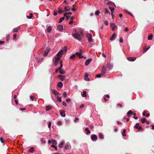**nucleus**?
<instances>
[{
    "label": "nucleus",
    "instance_id": "nucleus-1",
    "mask_svg": "<svg viewBox=\"0 0 154 154\" xmlns=\"http://www.w3.org/2000/svg\"><path fill=\"white\" fill-rule=\"evenodd\" d=\"M73 37L79 41H80L81 39V35L80 34L78 33H73L72 34Z\"/></svg>",
    "mask_w": 154,
    "mask_h": 154
},
{
    "label": "nucleus",
    "instance_id": "nucleus-2",
    "mask_svg": "<svg viewBox=\"0 0 154 154\" xmlns=\"http://www.w3.org/2000/svg\"><path fill=\"white\" fill-rule=\"evenodd\" d=\"M86 36L88 38V41L89 42H92V35L90 33H87L86 34Z\"/></svg>",
    "mask_w": 154,
    "mask_h": 154
},
{
    "label": "nucleus",
    "instance_id": "nucleus-3",
    "mask_svg": "<svg viewBox=\"0 0 154 154\" xmlns=\"http://www.w3.org/2000/svg\"><path fill=\"white\" fill-rule=\"evenodd\" d=\"M91 139L93 141H96L97 139V137L95 134H93L91 136Z\"/></svg>",
    "mask_w": 154,
    "mask_h": 154
},
{
    "label": "nucleus",
    "instance_id": "nucleus-4",
    "mask_svg": "<svg viewBox=\"0 0 154 154\" xmlns=\"http://www.w3.org/2000/svg\"><path fill=\"white\" fill-rule=\"evenodd\" d=\"M57 78L60 79L61 81H63L65 79L66 76L61 75H59L57 76Z\"/></svg>",
    "mask_w": 154,
    "mask_h": 154
},
{
    "label": "nucleus",
    "instance_id": "nucleus-5",
    "mask_svg": "<svg viewBox=\"0 0 154 154\" xmlns=\"http://www.w3.org/2000/svg\"><path fill=\"white\" fill-rule=\"evenodd\" d=\"M67 51V48L66 46H65L64 47V48H63V49L61 50L60 51L61 52V54H63L66 53V51Z\"/></svg>",
    "mask_w": 154,
    "mask_h": 154
},
{
    "label": "nucleus",
    "instance_id": "nucleus-6",
    "mask_svg": "<svg viewBox=\"0 0 154 154\" xmlns=\"http://www.w3.org/2000/svg\"><path fill=\"white\" fill-rule=\"evenodd\" d=\"M50 49H49V48H48L47 49H46V50H45L44 51L43 53V56L44 57L46 56H47V55H48V53L50 51Z\"/></svg>",
    "mask_w": 154,
    "mask_h": 154
},
{
    "label": "nucleus",
    "instance_id": "nucleus-7",
    "mask_svg": "<svg viewBox=\"0 0 154 154\" xmlns=\"http://www.w3.org/2000/svg\"><path fill=\"white\" fill-rule=\"evenodd\" d=\"M52 92L54 95L55 96H60V93L56 90L55 89H53L52 90Z\"/></svg>",
    "mask_w": 154,
    "mask_h": 154
},
{
    "label": "nucleus",
    "instance_id": "nucleus-8",
    "mask_svg": "<svg viewBox=\"0 0 154 154\" xmlns=\"http://www.w3.org/2000/svg\"><path fill=\"white\" fill-rule=\"evenodd\" d=\"M106 73V68L104 67H103L102 69L101 75L102 76H105V73Z\"/></svg>",
    "mask_w": 154,
    "mask_h": 154
},
{
    "label": "nucleus",
    "instance_id": "nucleus-9",
    "mask_svg": "<svg viewBox=\"0 0 154 154\" xmlns=\"http://www.w3.org/2000/svg\"><path fill=\"white\" fill-rule=\"evenodd\" d=\"M92 59L91 58H89L86 60L85 62V65L87 66L91 61Z\"/></svg>",
    "mask_w": 154,
    "mask_h": 154
},
{
    "label": "nucleus",
    "instance_id": "nucleus-10",
    "mask_svg": "<svg viewBox=\"0 0 154 154\" xmlns=\"http://www.w3.org/2000/svg\"><path fill=\"white\" fill-rule=\"evenodd\" d=\"M136 58L135 57H128L127 58V60L129 61H134L136 60Z\"/></svg>",
    "mask_w": 154,
    "mask_h": 154
},
{
    "label": "nucleus",
    "instance_id": "nucleus-11",
    "mask_svg": "<svg viewBox=\"0 0 154 154\" xmlns=\"http://www.w3.org/2000/svg\"><path fill=\"white\" fill-rule=\"evenodd\" d=\"M110 26V28L112 30H114L116 27V26L115 25V24L113 23L111 24Z\"/></svg>",
    "mask_w": 154,
    "mask_h": 154
},
{
    "label": "nucleus",
    "instance_id": "nucleus-12",
    "mask_svg": "<svg viewBox=\"0 0 154 154\" xmlns=\"http://www.w3.org/2000/svg\"><path fill=\"white\" fill-rule=\"evenodd\" d=\"M20 29V27L19 26L16 27L14 28L13 30V31L14 32H17Z\"/></svg>",
    "mask_w": 154,
    "mask_h": 154
},
{
    "label": "nucleus",
    "instance_id": "nucleus-13",
    "mask_svg": "<svg viewBox=\"0 0 154 154\" xmlns=\"http://www.w3.org/2000/svg\"><path fill=\"white\" fill-rule=\"evenodd\" d=\"M107 5H112L114 6V7H116V5L115 4L111 1L107 3Z\"/></svg>",
    "mask_w": 154,
    "mask_h": 154
},
{
    "label": "nucleus",
    "instance_id": "nucleus-14",
    "mask_svg": "<svg viewBox=\"0 0 154 154\" xmlns=\"http://www.w3.org/2000/svg\"><path fill=\"white\" fill-rule=\"evenodd\" d=\"M57 29L59 30L62 31L63 29V26L62 25H60L57 26Z\"/></svg>",
    "mask_w": 154,
    "mask_h": 154
},
{
    "label": "nucleus",
    "instance_id": "nucleus-15",
    "mask_svg": "<svg viewBox=\"0 0 154 154\" xmlns=\"http://www.w3.org/2000/svg\"><path fill=\"white\" fill-rule=\"evenodd\" d=\"M60 113L61 116L63 117H65V114L64 112H63L62 111H60Z\"/></svg>",
    "mask_w": 154,
    "mask_h": 154
},
{
    "label": "nucleus",
    "instance_id": "nucleus-16",
    "mask_svg": "<svg viewBox=\"0 0 154 154\" xmlns=\"http://www.w3.org/2000/svg\"><path fill=\"white\" fill-rule=\"evenodd\" d=\"M133 112L131 110H130L127 113V116L130 117L131 116V115H132Z\"/></svg>",
    "mask_w": 154,
    "mask_h": 154
},
{
    "label": "nucleus",
    "instance_id": "nucleus-17",
    "mask_svg": "<svg viewBox=\"0 0 154 154\" xmlns=\"http://www.w3.org/2000/svg\"><path fill=\"white\" fill-rule=\"evenodd\" d=\"M116 35V34L115 33H113L112 35L110 37V40L111 41H112L115 38Z\"/></svg>",
    "mask_w": 154,
    "mask_h": 154
},
{
    "label": "nucleus",
    "instance_id": "nucleus-18",
    "mask_svg": "<svg viewBox=\"0 0 154 154\" xmlns=\"http://www.w3.org/2000/svg\"><path fill=\"white\" fill-rule=\"evenodd\" d=\"M85 79L86 81H89V79L88 77V74L86 73L85 75Z\"/></svg>",
    "mask_w": 154,
    "mask_h": 154
},
{
    "label": "nucleus",
    "instance_id": "nucleus-19",
    "mask_svg": "<svg viewBox=\"0 0 154 154\" xmlns=\"http://www.w3.org/2000/svg\"><path fill=\"white\" fill-rule=\"evenodd\" d=\"M63 86V84L62 83L60 82H59L57 84V86L60 88H61Z\"/></svg>",
    "mask_w": 154,
    "mask_h": 154
},
{
    "label": "nucleus",
    "instance_id": "nucleus-20",
    "mask_svg": "<svg viewBox=\"0 0 154 154\" xmlns=\"http://www.w3.org/2000/svg\"><path fill=\"white\" fill-rule=\"evenodd\" d=\"M59 73L62 74H64L65 73V72L62 69H58Z\"/></svg>",
    "mask_w": 154,
    "mask_h": 154
},
{
    "label": "nucleus",
    "instance_id": "nucleus-21",
    "mask_svg": "<svg viewBox=\"0 0 154 154\" xmlns=\"http://www.w3.org/2000/svg\"><path fill=\"white\" fill-rule=\"evenodd\" d=\"M64 143V142L63 141H62L60 143L59 145V147L60 148H63V145Z\"/></svg>",
    "mask_w": 154,
    "mask_h": 154
},
{
    "label": "nucleus",
    "instance_id": "nucleus-22",
    "mask_svg": "<svg viewBox=\"0 0 154 154\" xmlns=\"http://www.w3.org/2000/svg\"><path fill=\"white\" fill-rule=\"evenodd\" d=\"M83 97H86L87 96L86 94V92L85 91H84L83 92V94L82 95Z\"/></svg>",
    "mask_w": 154,
    "mask_h": 154
},
{
    "label": "nucleus",
    "instance_id": "nucleus-23",
    "mask_svg": "<svg viewBox=\"0 0 154 154\" xmlns=\"http://www.w3.org/2000/svg\"><path fill=\"white\" fill-rule=\"evenodd\" d=\"M33 16V14L32 13H31L29 14V16H27L26 17L28 19H31L32 18Z\"/></svg>",
    "mask_w": 154,
    "mask_h": 154
},
{
    "label": "nucleus",
    "instance_id": "nucleus-24",
    "mask_svg": "<svg viewBox=\"0 0 154 154\" xmlns=\"http://www.w3.org/2000/svg\"><path fill=\"white\" fill-rule=\"evenodd\" d=\"M126 130L125 129H124L123 130V131L122 132V135L123 136H126V134L125 133L126 132Z\"/></svg>",
    "mask_w": 154,
    "mask_h": 154
},
{
    "label": "nucleus",
    "instance_id": "nucleus-25",
    "mask_svg": "<svg viewBox=\"0 0 154 154\" xmlns=\"http://www.w3.org/2000/svg\"><path fill=\"white\" fill-rule=\"evenodd\" d=\"M85 131H87L86 134H88L90 133V131L89 130L88 128V127L86 128L85 129Z\"/></svg>",
    "mask_w": 154,
    "mask_h": 154
},
{
    "label": "nucleus",
    "instance_id": "nucleus-26",
    "mask_svg": "<svg viewBox=\"0 0 154 154\" xmlns=\"http://www.w3.org/2000/svg\"><path fill=\"white\" fill-rule=\"evenodd\" d=\"M141 121L142 123H144L146 122V120L145 118H143L141 119Z\"/></svg>",
    "mask_w": 154,
    "mask_h": 154
},
{
    "label": "nucleus",
    "instance_id": "nucleus-27",
    "mask_svg": "<svg viewBox=\"0 0 154 154\" xmlns=\"http://www.w3.org/2000/svg\"><path fill=\"white\" fill-rule=\"evenodd\" d=\"M99 134V137L100 139H103L104 138L103 136L102 133H100Z\"/></svg>",
    "mask_w": 154,
    "mask_h": 154
},
{
    "label": "nucleus",
    "instance_id": "nucleus-28",
    "mask_svg": "<svg viewBox=\"0 0 154 154\" xmlns=\"http://www.w3.org/2000/svg\"><path fill=\"white\" fill-rule=\"evenodd\" d=\"M104 14H106L107 13H109L110 14L109 11L107 8H105L104 11Z\"/></svg>",
    "mask_w": 154,
    "mask_h": 154
},
{
    "label": "nucleus",
    "instance_id": "nucleus-29",
    "mask_svg": "<svg viewBox=\"0 0 154 154\" xmlns=\"http://www.w3.org/2000/svg\"><path fill=\"white\" fill-rule=\"evenodd\" d=\"M69 147H70V146L69 145V144L67 143L65 145V149L66 150H67L69 149Z\"/></svg>",
    "mask_w": 154,
    "mask_h": 154
},
{
    "label": "nucleus",
    "instance_id": "nucleus-30",
    "mask_svg": "<svg viewBox=\"0 0 154 154\" xmlns=\"http://www.w3.org/2000/svg\"><path fill=\"white\" fill-rule=\"evenodd\" d=\"M51 143L54 145L53 146H54L57 144V141L54 140H52L51 141Z\"/></svg>",
    "mask_w": 154,
    "mask_h": 154
},
{
    "label": "nucleus",
    "instance_id": "nucleus-31",
    "mask_svg": "<svg viewBox=\"0 0 154 154\" xmlns=\"http://www.w3.org/2000/svg\"><path fill=\"white\" fill-rule=\"evenodd\" d=\"M63 12V11L62 10L60 7L58 8V13L59 14H61Z\"/></svg>",
    "mask_w": 154,
    "mask_h": 154
},
{
    "label": "nucleus",
    "instance_id": "nucleus-32",
    "mask_svg": "<svg viewBox=\"0 0 154 154\" xmlns=\"http://www.w3.org/2000/svg\"><path fill=\"white\" fill-rule=\"evenodd\" d=\"M51 109V107L48 106H46L45 110L46 111H48Z\"/></svg>",
    "mask_w": 154,
    "mask_h": 154
},
{
    "label": "nucleus",
    "instance_id": "nucleus-33",
    "mask_svg": "<svg viewBox=\"0 0 154 154\" xmlns=\"http://www.w3.org/2000/svg\"><path fill=\"white\" fill-rule=\"evenodd\" d=\"M65 19V18L64 17H63L60 18V20L59 21V23H61L63 20H64Z\"/></svg>",
    "mask_w": 154,
    "mask_h": 154
},
{
    "label": "nucleus",
    "instance_id": "nucleus-34",
    "mask_svg": "<svg viewBox=\"0 0 154 154\" xmlns=\"http://www.w3.org/2000/svg\"><path fill=\"white\" fill-rule=\"evenodd\" d=\"M152 35H150L148 36V39L149 40H151L152 39Z\"/></svg>",
    "mask_w": 154,
    "mask_h": 154
},
{
    "label": "nucleus",
    "instance_id": "nucleus-35",
    "mask_svg": "<svg viewBox=\"0 0 154 154\" xmlns=\"http://www.w3.org/2000/svg\"><path fill=\"white\" fill-rule=\"evenodd\" d=\"M124 11L125 12H126V13H128V14H129V15H131L132 17L133 16V15L131 14L130 12H129L128 11V10H124Z\"/></svg>",
    "mask_w": 154,
    "mask_h": 154
},
{
    "label": "nucleus",
    "instance_id": "nucleus-36",
    "mask_svg": "<svg viewBox=\"0 0 154 154\" xmlns=\"http://www.w3.org/2000/svg\"><path fill=\"white\" fill-rule=\"evenodd\" d=\"M51 26H48L47 29V32L49 33L51 31Z\"/></svg>",
    "mask_w": 154,
    "mask_h": 154
},
{
    "label": "nucleus",
    "instance_id": "nucleus-37",
    "mask_svg": "<svg viewBox=\"0 0 154 154\" xmlns=\"http://www.w3.org/2000/svg\"><path fill=\"white\" fill-rule=\"evenodd\" d=\"M72 14V13L71 12H69L67 13H65L64 14V16H66V15H71Z\"/></svg>",
    "mask_w": 154,
    "mask_h": 154
},
{
    "label": "nucleus",
    "instance_id": "nucleus-38",
    "mask_svg": "<svg viewBox=\"0 0 154 154\" xmlns=\"http://www.w3.org/2000/svg\"><path fill=\"white\" fill-rule=\"evenodd\" d=\"M100 13V11L98 10H97L95 12V14L96 16H98L99 15Z\"/></svg>",
    "mask_w": 154,
    "mask_h": 154
},
{
    "label": "nucleus",
    "instance_id": "nucleus-39",
    "mask_svg": "<svg viewBox=\"0 0 154 154\" xmlns=\"http://www.w3.org/2000/svg\"><path fill=\"white\" fill-rule=\"evenodd\" d=\"M34 151V149L33 147H31L29 150V151L31 152H32Z\"/></svg>",
    "mask_w": 154,
    "mask_h": 154
},
{
    "label": "nucleus",
    "instance_id": "nucleus-40",
    "mask_svg": "<svg viewBox=\"0 0 154 154\" xmlns=\"http://www.w3.org/2000/svg\"><path fill=\"white\" fill-rule=\"evenodd\" d=\"M57 125H62V122L60 121H58L57 122Z\"/></svg>",
    "mask_w": 154,
    "mask_h": 154
},
{
    "label": "nucleus",
    "instance_id": "nucleus-41",
    "mask_svg": "<svg viewBox=\"0 0 154 154\" xmlns=\"http://www.w3.org/2000/svg\"><path fill=\"white\" fill-rule=\"evenodd\" d=\"M60 57H61L57 56V57H56L55 58V60L58 61V60L60 59Z\"/></svg>",
    "mask_w": 154,
    "mask_h": 154
},
{
    "label": "nucleus",
    "instance_id": "nucleus-42",
    "mask_svg": "<svg viewBox=\"0 0 154 154\" xmlns=\"http://www.w3.org/2000/svg\"><path fill=\"white\" fill-rule=\"evenodd\" d=\"M109 8L110 9L111 12H113V11H114L115 9L114 8H111V7H109Z\"/></svg>",
    "mask_w": 154,
    "mask_h": 154
},
{
    "label": "nucleus",
    "instance_id": "nucleus-43",
    "mask_svg": "<svg viewBox=\"0 0 154 154\" xmlns=\"http://www.w3.org/2000/svg\"><path fill=\"white\" fill-rule=\"evenodd\" d=\"M57 99L60 102H61L62 101L61 99V97H57Z\"/></svg>",
    "mask_w": 154,
    "mask_h": 154
},
{
    "label": "nucleus",
    "instance_id": "nucleus-44",
    "mask_svg": "<svg viewBox=\"0 0 154 154\" xmlns=\"http://www.w3.org/2000/svg\"><path fill=\"white\" fill-rule=\"evenodd\" d=\"M0 140L1 141V142L3 143H5V141H4V140L3 139L2 137H0Z\"/></svg>",
    "mask_w": 154,
    "mask_h": 154
},
{
    "label": "nucleus",
    "instance_id": "nucleus-45",
    "mask_svg": "<svg viewBox=\"0 0 154 154\" xmlns=\"http://www.w3.org/2000/svg\"><path fill=\"white\" fill-rule=\"evenodd\" d=\"M67 94L66 92H64L63 93V96L65 98L66 97Z\"/></svg>",
    "mask_w": 154,
    "mask_h": 154
},
{
    "label": "nucleus",
    "instance_id": "nucleus-46",
    "mask_svg": "<svg viewBox=\"0 0 154 154\" xmlns=\"http://www.w3.org/2000/svg\"><path fill=\"white\" fill-rule=\"evenodd\" d=\"M139 126V123H137L136 124L134 125V127L136 128H138V126Z\"/></svg>",
    "mask_w": 154,
    "mask_h": 154
},
{
    "label": "nucleus",
    "instance_id": "nucleus-47",
    "mask_svg": "<svg viewBox=\"0 0 154 154\" xmlns=\"http://www.w3.org/2000/svg\"><path fill=\"white\" fill-rule=\"evenodd\" d=\"M10 35L9 34H8V35L7 36L6 40L7 41H8L10 39Z\"/></svg>",
    "mask_w": 154,
    "mask_h": 154
},
{
    "label": "nucleus",
    "instance_id": "nucleus-48",
    "mask_svg": "<svg viewBox=\"0 0 154 154\" xmlns=\"http://www.w3.org/2000/svg\"><path fill=\"white\" fill-rule=\"evenodd\" d=\"M81 53H79V52H76L75 53V55L78 56L79 57L81 55Z\"/></svg>",
    "mask_w": 154,
    "mask_h": 154
},
{
    "label": "nucleus",
    "instance_id": "nucleus-49",
    "mask_svg": "<svg viewBox=\"0 0 154 154\" xmlns=\"http://www.w3.org/2000/svg\"><path fill=\"white\" fill-rule=\"evenodd\" d=\"M62 54H61V52L60 51H59L57 54V56L61 57V55Z\"/></svg>",
    "mask_w": 154,
    "mask_h": 154
},
{
    "label": "nucleus",
    "instance_id": "nucleus-50",
    "mask_svg": "<svg viewBox=\"0 0 154 154\" xmlns=\"http://www.w3.org/2000/svg\"><path fill=\"white\" fill-rule=\"evenodd\" d=\"M62 54H61V52L60 51H59L57 54V56L61 57V55Z\"/></svg>",
    "mask_w": 154,
    "mask_h": 154
},
{
    "label": "nucleus",
    "instance_id": "nucleus-51",
    "mask_svg": "<svg viewBox=\"0 0 154 154\" xmlns=\"http://www.w3.org/2000/svg\"><path fill=\"white\" fill-rule=\"evenodd\" d=\"M30 98L32 101L35 98L34 96H32V95H31L30 97Z\"/></svg>",
    "mask_w": 154,
    "mask_h": 154
},
{
    "label": "nucleus",
    "instance_id": "nucleus-52",
    "mask_svg": "<svg viewBox=\"0 0 154 154\" xmlns=\"http://www.w3.org/2000/svg\"><path fill=\"white\" fill-rule=\"evenodd\" d=\"M149 48H150V47H149V48H145L143 51V52H146L149 49Z\"/></svg>",
    "mask_w": 154,
    "mask_h": 154
},
{
    "label": "nucleus",
    "instance_id": "nucleus-53",
    "mask_svg": "<svg viewBox=\"0 0 154 154\" xmlns=\"http://www.w3.org/2000/svg\"><path fill=\"white\" fill-rule=\"evenodd\" d=\"M75 54H73L70 57V58L71 59H73L75 57Z\"/></svg>",
    "mask_w": 154,
    "mask_h": 154
},
{
    "label": "nucleus",
    "instance_id": "nucleus-54",
    "mask_svg": "<svg viewBox=\"0 0 154 154\" xmlns=\"http://www.w3.org/2000/svg\"><path fill=\"white\" fill-rule=\"evenodd\" d=\"M79 119L78 118H75L74 120V122H78V121H79Z\"/></svg>",
    "mask_w": 154,
    "mask_h": 154
},
{
    "label": "nucleus",
    "instance_id": "nucleus-55",
    "mask_svg": "<svg viewBox=\"0 0 154 154\" xmlns=\"http://www.w3.org/2000/svg\"><path fill=\"white\" fill-rule=\"evenodd\" d=\"M104 23L106 26H107L108 25V21L107 20H105L104 21Z\"/></svg>",
    "mask_w": 154,
    "mask_h": 154
},
{
    "label": "nucleus",
    "instance_id": "nucleus-56",
    "mask_svg": "<svg viewBox=\"0 0 154 154\" xmlns=\"http://www.w3.org/2000/svg\"><path fill=\"white\" fill-rule=\"evenodd\" d=\"M58 61H56L55 60V63H54V65L55 66H57V65L58 64Z\"/></svg>",
    "mask_w": 154,
    "mask_h": 154
},
{
    "label": "nucleus",
    "instance_id": "nucleus-57",
    "mask_svg": "<svg viewBox=\"0 0 154 154\" xmlns=\"http://www.w3.org/2000/svg\"><path fill=\"white\" fill-rule=\"evenodd\" d=\"M51 122H48V127L50 128H51Z\"/></svg>",
    "mask_w": 154,
    "mask_h": 154
},
{
    "label": "nucleus",
    "instance_id": "nucleus-58",
    "mask_svg": "<svg viewBox=\"0 0 154 154\" xmlns=\"http://www.w3.org/2000/svg\"><path fill=\"white\" fill-rule=\"evenodd\" d=\"M101 75V74H97L96 75V77L97 78H99L100 77Z\"/></svg>",
    "mask_w": 154,
    "mask_h": 154
},
{
    "label": "nucleus",
    "instance_id": "nucleus-59",
    "mask_svg": "<svg viewBox=\"0 0 154 154\" xmlns=\"http://www.w3.org/2000/svg\"><path fill=\"white\" fill-rule=\"evenodd\" d=\"M64 10H65V11H69L70 9H68L66 6H65V8H64Z\"/></svg>",
    "mask_w": 154,
    "mask_h": 154
},
{
    "label": "nucleus",
    "instance_id": "nucleus-60",
    "mask_svg": "<svg viewBox=\"0 0 154 154\" xmlns=\"http://www.w3.org/2000/svg\"><path fill=\"white\" fill-rule=\"evenodd\" d=\"M17 34H14V35H13V38H14V40H15L16 38V37H17Z\"/></svg>",
    "mask_w": 154,
    "mask_h": 154
},
{
    "label": "nucleus",
    "instance_id": "nucleus-61",
    "mask_svg": "<svg viewBox=\"0 0 154 154\" xmlns=\"http://www.w3.org/2000/svg\"><path fill=\"white\" fill-rule=\"evenodd\" d=\"M62 104L63 105H64L65 106H66L67 105V104L64 101H63L62 102Z\"/></svg>",
    "mask_w": 154,
    "mask_h": 154
},
{
    "label": "nucleus",
    "instance_id": "nucleus-62",
    "mask_svg": "<svg viewBox=\"0 0 154 154\" xmlns=\"http://www.w3.org/2000/svg\"><path fill=\"white\" fill-rule=\"evenodd\" d=\"M119 41L121 43H122L123 42V39L122 38V37H121L119 40Z\"/></svg>",
    "mask_w": 154,
    "mask_h": 154
},
{
    "label": "nucleus",
    "instance_id": "nucleus-63",
    "mask_svg": "<svg viewBox=\"0 0 154 154\" xmlns=\"http://www.w3.org/2000/svg\"><path fill=\"white\" fill-rule=\"evenodd\" d=\"M63 64H60V67L58 68V69H61V68L63 67Z\"/></svg>",
    "mask_w": 154,
    "mask_h": 154
},
{
    "label": "nucleus",
    "instance_id": "nucleus-64",
    "mask_svg": "<svg viewBox=\"0 0 154 154\" xmlns=\"http://www.w3.org/2000/svg\"><path fill=\"white\" fill-rule=\"evenodd\" d=\"M53 14L55 16L56 15H57V12L55 11H54V13H53Z\"/></svg>",
    "mask_w": 154,
    "mask_h": 154
}]
</instances>
